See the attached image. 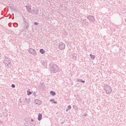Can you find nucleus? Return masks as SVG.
Instances as JSON below:
<instances>
[{"mask_svg": "<svg viewBox=\"0 0 126 126\" xmlns=\"http://www.w3.org/2000/svg\"><path fill=\"white\" fill-rule=\"evenodd\" d=\"M35 103L36 104V105H41L42 104V102L41 101L39 100L38 99H35Z\"/></svg>", "mask_w": 126, "mask_h": 126, "instance_id": "2", "label": "nucleus"}, {"mask_svg": "<svg viewBox=\"0 0 126 126\" xmlns=\"http://www.w3.org/2000/svg\"><path fill=\"white\" fill-rule=\"evenodd\" d=\"M90 57H91V59H95V56L91 54Z\"/></svg>", "mask_w": 126, "mask_h": 126, "instance_id": "9", "label": "nucleus"}, {"mask_svg": "<svg viewBox=\"0 0 126 126\" xmlns=\"http://www.w3.org/2000/svg\"><path fill=\"white\" fill-rule=\"evenodd\" d=\"M40 53H41V54H45V51L43 50V49H40Z\"/></svg>", "mask_w": 126, "mask_h": 126, "instance_id": "6", "label": "nucleus"}, {"mask_svg": "<svg viewBox=\"0 0 126 126\" xmlns=\"http://www.w3.org/2000/svg\"><path fill=\"white\" fill-rule=\"evenodd\" d=\"M70 109H71V106L70 105H69L68 106V108L67 109V110H70Z\"/></svg>", "mask_w": 126, "mask_h": 126, "instance_id": "10", "label": "nucleus"}, {"mask_svg": "<svg viewBox=\"0 0 126 126\" xmlns=\"http://www.w3.org/2000/svg\"><path fill=\"white\" fill-rule=\"evenodd\" d=\"M41 119H42V114H39L38 120V121H41Z\"/></svg>", "mask_w": 126, "mask_h": 126, "instance_id": "4", "label": "nucleus"}, {"mask_svg": "<svg viewBox=\"0 0 126 126\" xmlns=\"http://www.w3.org/2000/svg\"><path fill=\"white\" fill-rule=\"evenodd\" d=\"M30 51L31 52V49L30 50Z\"/></svg>", "mask_w": 126, "mask_h": 126, "instance_id": "13", "label": "nucleus"}, {"mask_svg": "<svg viewBox=\"0 0 126 126\" xmlns=\"http://www.w3.org/2000/svg\"><path fill=\"white\" fill-rule=\"evenodd\" d=\"M27 93H28V95H31V94H32L31 92H30V91L29 90L27 91Z\"/></svg>", "mask_w": 126, "mask_h": 126, "instance_id": "8", "label": "nucleus"}, {"mask_svg": "<svg viewBox=\"0 0 126 126\" xmlns=\"http://www.w3.org/2000/svg\"><path fill=\"white\" fill-rule=\"evenodd\" d=\"M12 88H14V87H15V86L14 85L12 84Z\"/></svg>", "mask_w": 126, "mask_h": 126, "instance_id": "11", "label": "nucleus"}, {"mask_svg": "<svg viewBox=\"0 0 126 126\" xmlns=\"http://www.w3.org/2000/svg\"><path fill=\"white\" fill-rule=\"evenodd\" d=\"M50 101L52 102V103H54V104H57V101H55L54 99H51Z\"/></svg>", "mask_w": 126, "mask_h": 126, "instance_id": "7", "label": "nucleus"}, {"mask_svg": "<svg viewBox=\"0 0 126 126\" xmlns=\"http://www.w3.org/2000/svg\"><path fill=\"white\" fill-rule=\"evenodd\" d=\"M105 89L106 93H111L112 91V90H111V87H106Z\"/></svg>", "mask_w": 126, "mask_h": 126, "instance_id": "1", "label": "nucleus"}, {"mask_svg": "<svg viewBox=\"0 0 126 126\" xmlns=\"http://www.w3.org/2000/svg\"><path fill=\"white\" fill-rule=\"evenodd\" d=\"M50 94L52 95V96H55V95H56V93L53 91H51Z\"/></svg>", "mask_w": 126, "mask_h": 126, "instance_id": "5", "label": "nucleus"}, {"mask_svg": "<svg viewBox=\"0 0 126 126\" xmlns=\"http://www.w3.org/2000/svg\"><path fill=\"white\" fill-rule=\"evenodd\" d=\"M59 48H60V50H63V49H64V44H60L59 45Z\"/></svg>", "mask_w": 126, "mask_h": 126, "instance_id": "3", "label": "nucleus"}, {"mask_svg": "<svg viewBox=\"0 0 126 126\" xmlns=\"http://www.w3.org/2000/svg\"><path fill=\"white\" fill-rule=\"evenodd\" d=\"M34 24H35V25H38V23H37L36 22L34 23Z\"/></svg>", "mask_w": 126, "mask_h": 126, "instance_id": "12", "label": "nucleus"}]
</instances>
